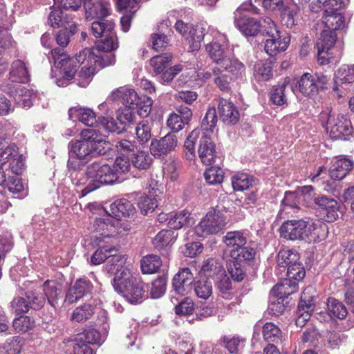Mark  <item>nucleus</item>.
Instances as JSON below:
<instances>
[{"mask_svg":"<svg viewBox=\"0 0 354 354\" xmlns=\"http://www.w3.org/2000/svg\"><path fill=\"white\" fill-rule=\"evenodd\" d=\"M112 285L115 291L131 304L138 302L144 293L138 274L128 267L114 277Z\"/></svg>","mask_w":354,"mask_h":354,"instance_id":"f257e3e1","label":"nucleus"},{"mask_svg":"<svg viewBox=\"0 0 354 354\" xmlns=\"http://www.w3.org/2000/svg\"><path fill=\"white\" fill-rule=\"evenodd\" d=\"M87 185L82 190V195L100 187L102 185L112 184L117 181L116 172L105 162H94L86 168Z\"/></svg>","mask_w":354,"mask_h":354,"instance_id":"f03ea898","label":"nucleus"},{"mask_svg":"<svg viewBox=\"0 0 354 354\" xmlns=\"http://www.w3.org/2000/svg\"><path fill=\"white\" fill-rule=\"evenodd\" d=\"M240 252L230 251V259L226 261L227 272L236 282H241L245 278L248 267L254 261L256 256L254 248H245Z\"/></svg>","mask_w":354,"mask_h":354,"instance_id":"7ed1b4c3","label":"nucleus"},{"mask_svg":"<svg viewBox=\"0 0 354 354\" xmlns=\"http://www.w3.org/2000/svg\"><path fill=\"white\" fill-rule=\"evenodd\" d=\"M330 112L323 111L319 115L322 125L324 127L330 125V137L332 140H351L354 138V129L351 122L344 115H338L337 118L330 121Z\"/></svg>","mask_w":354,"mask_h":354,"instance_id":"20e7f679","label":"nucleus"},{"mask_svg":"<svg viewBox=\"0 0 354 354\" xmlns=\"http://www.w3.org/2000/svg\"><path fill=\"white\" fill-rule=\"evenodd\" d=\"M243 11L258 13V8L252 3H244L234 12V24L239 30L246 37L256 36L261 31V22L256 18L243 14Z\"/></svg>","mask_w":354,"mask_h":354,"instance_id":"39448f33","label":"nucleus"},{"mask_svg":"<svg viewBox=\"0 0 354 354\" xmlns=\"http://www.w3.org/2000/svg\"><path fill=\"white\" fill-rule=\"evenodd\" d=\"M277 265L281 272H286L288 277L294 278L296 280H302L306 274L305 269L300 261L298 252L293 250H280L277 255Z\"/></svg>","mask_w":354,"mask_h":354,"instance_id":"423d86ee","label":"nucleus"},{"mask_svg":"<svg viewBox=\"0 0 354 354\" xmlns=\"http://www.w3.org/2000/svg\"><path fill=\"white\" fill-rule=\"evenodd\" d=\"M93 231L103 237H116L126 235L130 230L129 225L113 218L109 214L96 218L93 224Z\"/></svg>","mask_w":354,"mask_h":354,"instance_id":"0eeeda50","label":"nucleus"},{"mask_svg":"<svg viewBox=\"0 0 354 354\" xmlns=\"http://www.w3.org/2000/svg\"><path fill=\"white\" fill-rule=\"evenodd\" d=\"M268 28L265 30V35L269 38L266 40L264 49L270 56H274L278 53L285 51L289 46L290 37L281 35L274 21L268 19H265Z\"/></svg>","mask_w":354,"mask_h":354,"instance_id":"6e6552de","label":"nucleus"},{"mask_svg":"<svg viewBox=\"0 0 354 354\" xmlns=\"http://www.w3.org/2000/svg\"><path fill=\"white\" fill-rule=\"evenodd\" d=\"M51 55L54 59L55 67L59 68L62 73L63 80H57L59 86L64 85V81H70L74 77L77 71L78 59L75 57H68L63 48H55L51 50Z\"/></svg>","mask_w":354,"mask_h":354,"instance_id":"1a4fd4ad","label":"nucleus"},{"mask_svg":"<svg viewBox=\"0 0 354 354\" xmlns=\"http://www.w3.org/2000/svg\"><path fill=\"white\" fill-rule=\"evenodd\" d=\"M328 78L322 73H304L297 82L299 91L305 96H314L327 88Z\"/></svg>","mask_w":354,"mask_h":354,"instance_id":"9d476101","label":"nucleus"},{"mask_svg":"<svg viewBox=\"0 0 354 354\" xmlns=\"http://www.w3.org/2000/svg\"><path fill=\"white\" fill-rule=\"evenodd\" d=\"M225 220L219 212L209 210L201 222L196 226L195 232L198 236L214 234L225 226Z\"/></svg>","mask_w":354,"mask_h":354,"instance_id":"9b49d317","label":"nucleus"},{"mask_svg":"<svg viewBox=\"0 0 354 354\" xmlns=\"http://www.w3.org/2000/svg\"><path fill=\"white\" fill-rule=\"evenodd\" d=\"M172 59L173 55L170 53L156 55V73L160 74V81L162 84L171 82L183 69V66L180 64L169 67Z\"/></svg>","mask_w":354,"mask_h":354,"instance_id":"f8f14e48","label":"nucleus"},{"mask_svg":"<svg viewBox=\"0 0 354 354\" xmlns=\"http://www.w3.org/2000/svg\"><path fill=\"white\" fill-rule=\"evenodd\" d=\"M81 70L78 76L82 82L79 83L81 86H86L96 72L97 66L94 64L93 51L91 48H85L77 55Z\"/></svg>","mask_w":354,"mask_h":354,"instance_id":"ddd939ff","label":"nucleus"},{"mask_svg":"<svg viewBox=\"0 0 354 354\" xmlns=\"http://www.w3.org/2000/svg\"><path fill=\"white\" fill-rule=\"evenodd\" d=\"M308 222L303 220H288L279 228L281 237L291 241L306 240Z\"/></svg>","mask_w":354,"mask_h":354,"instance_id":"4468645a","label":"nucleus"},{"mask_svg":"<svg viewBox=\"0 0 354 354\" xmlns=\"http://www.w3.org/2000/svg\"><path fill=\"white\" fill-rule=\"evenodd\" d=\"M313 290L312 287H308L304 289L301 294V300L297 306V317L295 320V324L298 327H303L306 322L310 319L311 313L315 308L314 297L310 295Z\"/></svg>","mask_w":354,"mask_h":354,"instance_id":"2eb2a0df","label":"nucleus"},{"mask_svg":"<svg viewBox=\"0 0 354 354\" xmlns=\"http://www.w3.org/2000/svg\"><path fill=\"white\" fill-rule=\"evenodd\" d=\"M315 203L317 205L324 215V220L328 223L335 221L342 214L340 204L335 199L322 196L315 198Z\"/></svg>","mask_w":354,"mask_h":354,"instance_id":"dca6fc26","label":"nucleus"},{"mask_svg":"<svg viewBox=\"0 0 354 354\" xmlns=\"http://www.w3.org/2000/svg\"><path fill=\"white\" fill-rule=\"evenodd\" d=\"M174 37V32L169 19L160 21L156 28V53L163 52L171 46Z\"/></svg>","mask_w":354,"mask_h":354,"instance_id":"f3484780","label":"nucleus"},{"mask_svg":"<svg viewBox=\"0 0 354 354\" xmlns=\"http://www.w3.org/2000/svg\"><path fill=\"white\" fill-rule=\"evenodd\" d=\"M88 136L86 138L89 142L91 155H104L111 149V144L106 141L104 136L94 129H87Z\"/></svg>","mask_w":354,"mask_h":354,"instance_id":"a211bd4d","label":"nucleus"},{"mask_svg":"<svg viewBox=\"0 0 354 354\" xmlns=\"http://www.w3.org/2000/svg\"><path fill=\"white\" fill-rule=\"evenodd\" d=\"M169 263L167 254L162 259L156 257V298L162 297L166 292Z\"/></svg>","mask_w":354,"mask_h":354,"instance_id":"6ab92c4d","label":"nucleus"},{"mask_svg":"<svg viewBox=\"0 0 354 354\" xmlns=\"http://www.w3.org/2000/svg\"><path fill=\"white\" fill-rule=\"evenodd\" d=\"M194 276L189 268L180 269L172 280V286L178 294L184 295L189 292L192 288Z\"/></svg>","mask_w":354,"mask_h":354,"instance_id":"aec40b11","label":"nucleus"},{"mask_svg":"<svg viewBox=\"0 0 354 354\" xmlns=\"http://www.w3.org/2000/svg\"><path fill=\"white\" fill-rule=\"evenodd\" d=\"M113 100L122 99L126 107L133 109L141 106L142 100L138 93L127 87H121L113 91L110 95Z\"/></svg>","mask_w":354,"mask_h":354,"instance_id":"412c9836","label":"nucleus"},{"mask_svg":"<svg viewBox=\"0 0 354 354\" xmlns=\"http://www.w3.org/2000/svg\"><path fill=\"white\" fill-rule=\"evenodd\" d=\"M198 153L204 165H210L214 163L216 157L215 145L208 134H203L201 138Z\"/></svg>","mask_w":354,"mask_h":354,"instance_id":"4be33fe9","label":"nucleus"},{"mask_svg":"<svg viewBox=\"0 0 354 354\" xmlns=\"http://www.w3.org/2000/svg\"><path fill=\"white\" fill-rule=\"evenodd\" d=\"M221 120L227 124H235L239 120V112L230 101L221 98L218 104Z\"/></svg>","mask_w":354,"mask_h":354,"instance_id":"5701e85b","label":"nucleus"},{"mask_svg":"<svg viewBox=\"0 0 354 354\" xmlns=\"http://www.w3.org/2000/svg\"><path fill=\"white\" fill-rule=\"evenodd\" d=\"M93 286L89 280L80 278L69 288L66 301L70 304L74 303L90 292Z\"/></svg>","mask_w":354,"mask_h":354,"instance_id":"b1692460","label":"nucleus"},{"mask_svg":"<svg viewBox=\"0 0 354 354\" xmlns=\"http://www.w3.org/2000/svg\"><path fill=\"white\" fill-rule=\"evenodd\" d=\"M353 162L348 158H340L335 160L329 170L330 177L335 180L344 178L353 169Z\"/></svg>","mask_w":354,"mask_h":354,"instance_id":"393cba45","label":"nucleus"},{"mask_svg":"<svg viewBox=\"0 0 354 354\" xmlns=\"http://www.w3.org/2000/svg\"><path fill=\"white\" fill-rule=\"evenodd\" d=\"M174 231L171 228L163 229L156 234V250L160 251V257L162 259L167 253V257L169 259V256L170 253L169 244L174 241L177 235L174 234Z\"/></svg>","mask_w":354,"mask_h":354,"instance_id":"a878e982","label":"nucleus"},{"mask_svg":"<svg viewBox=\"0 0 354 354\" xmlns=\"http://www.w3.org/2000/svg\"><path fill=\"white\" fill-rule=\"evenodd\" d=\"M307 222L306 240L308 241L319 242L327 236L328 229L326 223L319 220Z\"/></svg>","mask_w":354,"mask_h":354,"instance_id":"bb28decb","label":"nucleus"},{"mask_svg":"<svg viewBox=\"0 0 354 354\" xmlns=\"http://www.w3.org/2000/svg\"><path fill=\"white\" fill-rule=\"evenodd\" d=\"M299 281L290 277L283 279L272 288L273 295L276 297L287 299L289 295L297 292Z\"/></svg>","mask_w":354,"mask_h":354,"instance_id":"cd10ccee","label":"nucleus"},{"mask_svg":"<svg viewBox=\"0 0 354 354\" xmlns=\"http://www.w3.org/2000/svg\"><path fill=\"white\" fill-rule=\"evenodd\" d=\"M85 11L86 19H104L110 15L111 4L106 0H94L91 4H88Z\"/></svg>","mask_w":354,"mask_h":354,"instance_id":"c85d7f7f","label":"nucleus"},{"mask_svg":"<svg viewBox=\"0 0 354 354\" xmlns=\"http://www.w3.org/2000/svg\"><path fill=\"white\" fill-rule=\"evenodd\" d=\"M133 212L134 207L131 203L127 199L120 198L111 205L109 214L113 218L121 221L122 218L129 216Z\"/></svg>","mask_w":354,"mask_h":354,"instance_id":"c756f323","label":"nucleus"},{"mask_svg":"<svg viewBox=\"0 0 354 354\" xmlns=\"http://www.w3.org/2000/svg\"><path fill=\"white\" fill-rule=\"evenodd\" d=\"M222 71L228 72L232 77L242 80L245 75L246 68L237 58L227 57L218 66Z\"/></svg>","mask_w":354,"mask_h":354,"instance_id":"7c9ffc66","label":"nucleus"},{"mask_svg":"<svg viewBox=\"0 0 354 354\" xmlns=\"http://www.w3.org/2000/svg\"><path fill=\"white\" fill-rule=\"evenodd\" d=\"M88 136V129H84L81 131V140L72 141L70 147V154L79 159H83L88 155H91L90 144L86 138Z\"/></svg>","mask_w":354,"mask_h":354,"instance_id":"2f4dec72","label":"nucleus"},{"mask_svg":"<svg viewBox=\"0 0 354 354\" xmlns=\"http://www.w3.org/2000/svg\"><path fill=\"white\" fill-rule=\"evenodd\" d=\"M70 120H79L84 124L92 127L96 122L95 113L90 109L80 106L71 107L68 110Z\"/></svg>","mask_w":354,"mask_h":354,"instance_id":"473e14b6","label":"nucleus"},{"mask_svg":"<svg viewBox=\"0 0 354 354\" xmlns=\"http://www.w3.org/2000/svg\"><path fill=\"white\" fill-rule=\"evenodd\" d=\"M223 241L227 247L233 248L230 251H237L238 253H241L240 251L245 248H252L250 246H245L247 239L241 231H230L227 232Z\"/></svg>","mask_w":354,"mask_h":354,"instance_id":"72a5a7b5","label":"nucleus"},{"mask_svg":"<svg viewBox=\"0 0 354 354\" xmlns=\"http://www.w3.org/2000/svg\"><path fill=\"white\" fill-rule=\"evenodd\" d=\"M333 91H337L338 86L354 82V64L342 65L335 73Z\"/></svg>","mask_w":354,"mask_h":354,"instance_id":"f704fd0d","label":"nucleus"},{"mask_svg":"<svg viewBox=\"0 0 354 354\" xmlns=\"http://www.w3.org/2000/svg\"><path fill=\"white\" fill-rule=\"evenodd\" d=\"M10 80L12 82L27 83L30 80V74L25 63L20 59L15 60L11 65Z\"/></svg>","mask_w":354,"mask_h":354,"instance_id":"c9c22d12","label":"nucleus"},{"mask_svg":"<svg viewBox=\"0 0 354 354\" xmlns=\"http://www.w3.org/2000/svg\"><path fill=\"white\" fill-rule=\"evenodd\" d=\"M254 77L258 82H264L273 77V66L270 61L257 62L254 66Z\"/></svg>","mask_w":354,"mask_h":354,"instance_id":"e433bc0d","label":"nucleus"},{"mask_svg":"<svg viewBox=\"0 0 354 354\" xmlns=\"http://www.w3.org/2000/svg\"><path fill=\"white\" fill-rule=\"evenodd\" d=\"M262 335L263 339L268 344H279L282 342V331L277 324L272 322H266L263 326Z\"/></svg>","mask_w":354,"mask_h":354,"instance_id":"4c0bfd02","label":"nucleus"},{"mask_svg":"<svg viewBox=\"0 0 354 354\" xmlns=\"http://www.w3.org/2000/svg\"><path fill=\"white\" fill-rule=\"evenodd\" d=\"M324 24L327 28L326 30H331L336 32V30L342 29L344 27L345 18L344 16L339 12L329 11L328 9H325Z\"/></svg>","mask_w":354,"mask_h":354,"instance_id":"58836bf2","label":"nucleus"},{"mask_svg":"<svg viewBox=\"0 0 354 354\" xmlns=\"http://www.w3.org/2000/svg\"><path fill=\"white\" fill-rule=\"evenodd\" d=\"M213 82L216 87L223 93H231V82L232 77L224 73L218 66L212 68Z\"/></svg>","mask_w":354,"mask_h":354,"instance_id":"ea45409f","label":"nucleus"},{"mask_svg":"<svg viewBox=\"0 0 354 354\" xmlns=\"http://www.w3.org/2000/svg\"><path fill=\"white\" fill-rule=\"evenodd\" d=\"M61 292V286L56 281L48 280L42 286V292L48 303L53 306H55L57 304L58 297Z\"/></svg>","mask_w":354,"mask_h":354,"instance_id":"a19ab883","label":"nucleus"},{"mask_svg":"<svg viewBox=\"0 0 354 354\" xmlns=\"http://www.w3.org/2000/svg\"><path fill=\"white\" fill-rule=\"evenodd\" d=\"M177 142L176 136L171 133H168L158 142L156 141V155L160 156L170 153L174 150Z\"/></svg>","mask_w":354,"mask_h":354,"instance_id":"79ce46f5","label":"nucleus"},{"mask_svg":"<svg viewBox=\"0 0 354 354\" xmlns=\"http://www.w3.org/2000/svg\"><path fill=\"white\" fill-rule=\"evenodd\" d=\"M205 29L198 25H192L187 35V39L189 40V50L198 51L201 46V42L203 40Z\"/></svg>","mask_w":354,"mask_h":354,"instance_id":"37998d69","label":"nucleus"},{"mask_svg":"<svg viewBox=\"0 0 354 354\" xmlns=\"http://www.w3.org/2000/svg\"><path fill=\"white\" fill-rule=\"evenodd\" d=\"M288 83L289 80L286 78L272 87L270 92V100L274 104L281 106L286 103L287 99L284 92Z\"/></svg>","mask_w":354,"mask_h":354,"instance_id":"c03bdc74","label":"nucleus"},{"mask_svg":"<svg viewBox=\"0 0 354 354\" xmlns=\"http://www.w3.org/2000/svg\"><path fill=\"white\" fill-rule=\"evenodd\" d=\"M99 247L93 254L91 258V263L93 265H99L113 255V252H117L118 249L115 247L108 246L101 241H99Z\"/></svg>","mask_w":354,"mask_h":354,"instance_id":"a18cd8bd","label":"nucleus"},{"mask_svg":"<svg viewBox=\"0 0 354 354\" xmlns=\"http://www.w3.org/2000/svg\"><path fill=\"white\" fill-rule=\"evenodd\" d=\"M114 27L115 24L113 21L99 19L91 24V31L95 37H106L110 34H115L113 32Z\"/></svg>","mask_w":354,"mask_h":354,"instance_id":"49530a36","label":"nucleus"},{"mask_svg":"<svg viewBox=\"0 0 354 354\" xmlns=\"http://www.w3.org/2000/svg\"><path fill=\"white\" fill-rule=\"evenodd\" d=\"M126 257L122 254H118L117 252H113V255L109 257L105 265V270L110 274L116 276L124 268V265L126 263Z\"/></svg>","mask_w":354,"mask_h":354,"instance_id":"de8ad7c7","label":"nucleus"},{"mask_svg":"<svg viewBox=\"0 0 354 354\" xmlns=\"http://www.w3.org/2000/svg\"><path fill=\"white\" fill-rule=\"evenodd\" d=\"M223 270V266L218 259L209 258L203 263L200 274L206 277L205 279L214 278V276L220 274Z\"/></svg>","mask_w":354,"mask_h":354,"instance_id":"09e8293b","label":"nucleus"},{"mask_svg":"<svg viewBox=\"0 0 354 354\" xmlns=\"http://www.w3.org/2000/svg\"><path fill=\"white\" fill-rule=\"evenodd\" d=\"M218 122L217 113L215 107H209L201 122V131L203 134L212 133Z\"/></svg>","mask_w":354,"mask_h":354,"instance_id":"8fccbe9b","label":"nucleus"},{"mask_svg":"<svg viewBox=\"0 0 354 354\" xmlns=\"http://www.w3.org/2000/svg\"><path fill=\"white\" fill-rule=\"evenodd\" d=\"M118 48V38L115 34L108 35L104 39L97 41L95 47L91 49L100 53H110Z\"/></svg>","mask_w":354,"mask_h":354,"instance_id":"3c124183","label":"nucleus"},{"mask_svg":"<svg viewBox=\"0 0 354 354\" xmlns=\"http://www.w3.org/2000/svg\"><path fill=\"white\" fill-rule=\"evenodd\" d=\"M296 4H290L281 10V22L283 26L292 28L295 25V17L299 11Z\"/></svg>","mask_w":354,"mask_h":354,"instance_id":"603ef678","label":"nucleus"},{"mask_svg":"<svg viewBox=\"0 0 354 354\" xmlns=\"http://www.w3.org/2000/svg\"><path fill=\"white\" fill-rule=\"evenodd\" d=\"M15 92L16 93L14 95V100L17 104L24 108H30L32 105L34 93L32 91L19 86L18 89H15Z\"/></svg>","mask_w":354,"mask_h":354,"instance_id":"864d4df0","label":"nucleus"},{"mask_svg":"<svg viewBox=\"0 0 354 354\" xmlns=\"http://www.w3.org/2000/svg\"><path fill=\"white\" fill-rule=\"evenodd\" d=\"M337 39V35L336 32L331 30H324L316 44V48L329 50L335 46Z\"/></svg>","mask_w":354,"mask_h":354,"instance_id":"5fc2aeb1","label":"nucleus"},{"mask_svg":"<svg viewBox=\"0 0 354 354\" xmlns=\"http://www.w3.org/2000/svg\"><path fill=\"white\" fill-rule=\"evenodd\" d=\"M327 308L330 316L340 319H344L348 314L346 306L335 298L330 297L328 299Z\"/></svg>","mask_w":354,"mask_h":354,"instance_id":"6e6d98bb","label":"nucleus"},{"mask_svg":"<svg viewBox=\"0 0 354 354\" xmlns=\"http://www.w3.org/2000/svg\"><path fill=\"white\" fill-rule=\"evenodd\" d=\"M205 50L212 61L218 66L227 57L225 55V51L222 46L218 42H212L207 44Z\"/></svg>","mask_w":354,"mask_h":354,"instance_id":"4d7b16f0","label":"nucleus"},{"mask_svg":"<svg viewBox=\"0 0 354 354\" xmlns=\"http://www.w3.org/2000/svg\"><path fill=\"white\" fill-rule=\"evenodd\" d=\"M194 289L198 297L207 299L212 294V282L208 279L202 278L195 282Z\"/></svg>","mask_w":354,"mask_h":354,"instance_id":"13d9d810","label":"nucleus"},{"mask_svg":"<svg viewBox=\"0 0 354 354\" xmlns=\"http://www.w3.org/2000/svg\"><path fill=\"white\" fill-rule=\"evenodd\" d=\"M93 310L94 308L90 304L80 306L73 310L71 315V320L76 322H85L93 315Z\"/></svg>","mask_w":354,"mask_h":354,"instance_id":"bf43d9fd","label":"nucleus"},{"mask_svg":"<svg viewBox=\"0 0 354 354\" xmlns=\"http://www.w3.org/2000/svg\"><path fill=\"white\" fill-rule=\"evenodd\" d=\"M190 214L188 211L183 210L176 213L171 217L169 222L168 226L173 230H178L186 225L190 222Z\"/></svg>","mask_w":354,"mask_h":354,"instance_id":"052dcab7","label":"nucleus"},{"mask_svg":"<svg viewBox=\"0 0 354 354\" xmlns=\"http://www.w3.org/2000/svg\"><path fill=\"white\" fill-rule=\"evenodd\" d=\"M205 181L209 185H219L223 181L224 171L218 167H210L204 172Z\"/></svg>","mask_w":354,"mask_h":354,"instance_id":"680f3d73","label":"nucleus"},{"mask_svg":"<svg viewBox=\"0 0 354 354\" xmlns=\"http://www.w3.org/2000/svg\"><path fill=\"white\" fill-rule=\"evenodd\" d=\"M26 297L30 305V308L35 310L41 308L46 301L43 292L39 290H28L26 292Z\"/></svg>","mask_w":354,"mask_h":354,"instance_id":"e2e57ef3","label":"nucleus"},{"mask_svg":"<svg viewBox=\"0 0 354 354\" xmlns=\"http://www.w3.org/2000/svg\"><path fill=\"white\" fill-rule=\"evenodd\" d=\"M162 169L164 178H170L171 181H175L178 178V163L172 158L170 157L165 160Z\"/></svg>","mask_w":354,"mask_h":354,"instance_id":"0e129e2a","label":"nucleus"},{"mask_svg":"<svg viewBox=\"0 0 354 354\" xmlns=\"http://www.w3.org/2000/svg\"><path fill=\"white\" fill-rule=\"evenodd\" d=\"M25 339L20 336L8 338L3 344V349L8 354H18L24 345Z\"/></svg>","mask_w":354,"mask_h":354,"instance_id":"69168bd1","label":"nucleus"},{"mask_svg":"<svg viewBox=\"0 0 354 354\" xmlns=\"http://www.w3.org/2000/svg\"><path fill=\"white\" fill-rule=\"evenodd\" d=\"M76 32L77 27L74 24L70 25L68 28L60 30L56 36L57 44L62 48L67 46L71 37L73 36Z\"/></svg>","mask_w":354,"mask_h":354,"instance_id":"338daca9","label":"nucleus"},{"mask_svg":"<svg viewBox=\"0 0 354 354\" xmlns=\"http://www.w3.org/2000/svg\"><path fill=\"white\" fill-rule=\"evenodd\" d=\"M13 328L17 333H26L33 328L35 322L29 316H20L14 319Z\"/></svg>","mask_w":354,"mask_h":354,"instance_id":"774afa93","label":"nucleus"}]
</instances>
